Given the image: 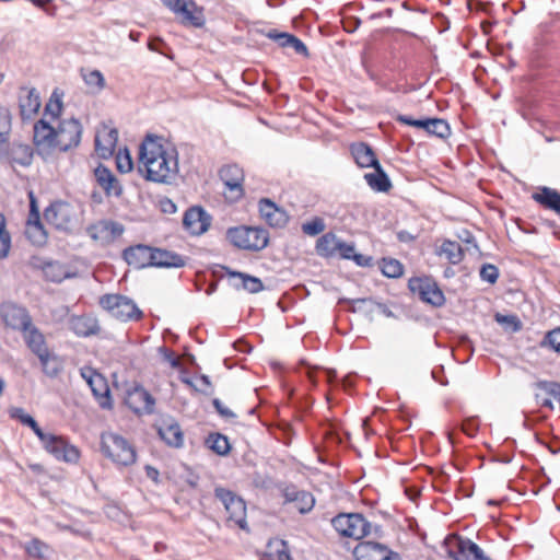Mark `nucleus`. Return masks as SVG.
<instances>
[{
	"mask_svg": "<svg viewBox=\"0 0 560 560\" xmlns=\"http://www.w3.org/2000/svg\"><path fill=\"white\" fill-rule=\"evenodd\" d=\"M139 172L152 183H173L179 173L177 149L165 145L162 137L147 135L139 148Z\"/></svg>",
	"mask_w": 560,
	"mask_h": 560,
	"instance_id": "obj_1",
	"label": "nucleus"
},
{
	"mask_svg": "<svg viewBox=\"0 0 560 560\" xmlns=\"http://www.w3.org/2000/svg\"><path fill=\"white\" fill-rule=\"evenodd\" d=\"M33 131L36 152L46 160L54 151L77 149L81 143L83 127L74 117L59 119L56 126L42 118L34 124Z\"/></svg>",
	"mask_w": 560,
	"mask_h": 560,
	"instance_id": "obj_2",
	"label": "nucleus"
},
{
	"mask_svg": "<svg viewBox=\"0 0 560 560\" xmlns=\"http://www.w3.org/2000/svg\"><path fill=\"white\" fill-rule=\"evenodd\" d=\"M10 415L13 419L31 428L40 441L43 448L55 459L67 464H77L80 460L81 452L75 445L71 444L69 440L62 435L44 432L37 421L31 415L26 413L23 408L12 409Z\"/></svg>",
	"mask_w": 560,
	"mask_h": 560,
	"instance_id": "obj_3",
	"label": "nucleus"
},
{
	"mask_svg": "<svg viewBox=\"0 0 560 560\" xmlns=\"http://www.w3.org/2000/svg\"><path fill=\"white\" fill-rule=\"evenodd\" d=\"M101 451L105 457L121 467L130 466L137 459L135 447L117 433L102 434Z\"/></svg>",
	"mask_w": 560,
	"mask_h": 560,
	"instance_id": "obj_4",
	"label": "nucleus"
},
{
	"mask_svg": "<svg viewBox=\"0 0 560 560\" xmlns=\"http://www.w3.org/2000/svg\"><path fill=\"white\" fill-rule=\"evenodd\" d=\"M331 525L340 536L355 540L371 535L373 529L361 513H339L331 518Z\"/></svg>",
	"mask_w": 560,
	"mask_h": 560,
	"instance_id": "obj_5",
	"label": "nucleus"
},
{
	"mask_svg": "<svg viewBox=\"0 0 560 560\" xmlns=\"http://www.w3.org/2000/svg\"><path fill=\"white\" fill-rule=\"evenodd\" d=\"M100 305L120 322L139 320L142 317V311L126 295L104 294L100 298Z\"/></svg>",
	"mask_w": 560,
	"mask_h": 560,
	"instance_id": "obj_6",
	"label": "nucleus"
},
{
	"mask_svg": "<svg viewBox=\"0 0 560 560\" xmlns=\"http://www.w3.org/2000/svg\"><path fill=\"white\" fill-rule=\"evenodd\" d=\"M408 287L422 302L432 306H441L445 302L443 291L439 288L436 281L430 277L411 278Z\"/></svg>",
	"mask_w": 560,
	"mask_h": 560,
	"instance_id": "obj_7",
	"label": "nucleus"
},
{
	"mask_svg": "<svg viewBox=\"0 0 560 560\" xmlns=\"http://www.w3.org/2000/svg\"><path fill=\"white\" fill-rule=\"evenodd\" d=\"M171 12L183 18V22L194 27L205 25L203 9L194 0H161Z\"/></svg>",
	"mask_w": 560,
	"mask_h": 560,
	"instance_id": "obj_8",
	"label": "nucleus"
},
{
	"mask_svg": "<svg viewBox=\"0 0 560 560\" xmlns=\"http://www.w3.org/2000/svg\"><path fill=\"white\" fill-rule=\"evenodd\" d=\"M214 497L222 502L228 513V522H234L241 529H245V501L231 490L223 487L214 489Z\"/></svg>",
	"mask_w": 560,
	"mask_h": 560,
	"instance_id": "obj_9",
	"label": "nucleus"
},
{
	"mask_svg": "<svg viewBox=\"0 0 560 560\" xmlns=\"http://www.w3.org/2000/svg\"><path fill=\"white\" fill-rule=\"evenodd\" d=\"M447 555L453 560H491L472 540L456 536L446 540Z\"/></svg>",
	"mask_w": 560,
	"mask_h": 560,
	"instance_id": "obj_10",
	"label": "nucleus"
},
{
	"mask_svg": "<svg viewBox=\"0 0 560 560\" xmlns=\"http://www.w3.org/2000/svg\"><path fill=\"white\" fill-rule=\"evenodd\" d=\"M0 162L10 165H20L27 167L32 164L34 149L32 145L19 141L9 140L0 145Z\"/></svg>",
	"mask_w": 560,
	"mask_h": 560,
	"instance_id": "obj_11",
	"label": "nucleus"
},
{
	"mask_svg": "<svg viewBox=\"0 0 560 560\" xmlns=\"http://www.w3.org/2000/svg\"><path fill=\"white\" fill-rule=\"evenodd\" d=\"M73 217V208L66 201H54L44 210L45 221L59 231H70Z\"/></svg>",
	"mask_w": 560,
	"mask_h": 560,
	"instance_id": "obj_12",
	"label": "nucleus"
},
{
	"mask_svg": "<svg viewBox=\"0 0 560 560\" xmlns=\"http://www.w3.org/2000/svg\"><path fill=\"white\" fill-rule=\"evenodd\" d=\"M0 317L7 327L16 331H22L33 322L27 308L13 302L0 304Z\"/></svg>",
	"mask_w": 560,
	"mask_h": 560,
	"instance_id": "obj_13",
	"label": "nucleus"
},
{
	"mask_svg": "<svg viewBox=\"0 0 560 560\" xmlns=\"http://www.w3.org/2000/svg\"><path fill=\"white\" fill-rule=\"evenodd\" d=\"M355 560H401L399 553L386 545L375 541H361L353 549Z\"/></svg>",
	"mask_w": 560,
	"mask_h": 560,
	"instance_id": "obj_14",
	"label": "nucleus"
},
{
	"mask_svg": "<svg viewBox=\"0 0 560 560\" xmlns=\"http://www.w3.org/2000/svg\"><path fill=\"white\" fill-rule=\"evenodd\" d=\"M127 406L136 415H152L155 411V398L140 384L128 389Z\"/></svg>",
	"mask_w": 560,
	"mask_h": 560,
	"instance_id": "obj_15",
	"label": "nucleus"
},
{
	"mask_svg": "<svg viewBox=\"0 0 560 560\" xmlns=\"http://www.w3.org/2000/svg\"><path fill=\"white\" fill-rule=\"evenodd\" d=\"M283 504L292 503L301 514L310 513L315 506L314 495L306 490H300L296 486L290 483L280 487Z\"/></svg>",
	"mask_w": 560,
	"mask_h": 560,
	"instance_id": "obj_16",
	"label": "nucleus"
},
{
	"mask_svg": "<svg viewBox=\"0 0 560 560\" xmlns=\"http://www.w3.org/2000/svg\"><path fill=\"white\" fill-rule=\"evenodd\" d=\"M160 439L170 447L180 448L184 445V432L175 418L163 417L156 424Z\"/></svg>",
	"mask_w": 560,
	"mask_h": 560,
	"instance_id": "obj_17",
	"label": "nucleus"
},
{
	"mask_svg": "<svg viewBox=\"0 0 560 560\" xmlns=\"http://www.w3.org/2000/svg\"><path fill=\"white\" fill-rule=\"evenodd\" d=\"M154 250L155 247L137 244L125 248L122 258L129 266L136 269L153 267Z\"/></svg>",
	"mask_w": 560,
	"mask_h": 560,
	"instance_id": "obj_18",
	"label": "nucleus"
},
{
	"mask_svg": "<svg viewBox=\"0 0 560 560\" xmlns=\"http://www.w3.org/2000/svg\"><path fill=\"white\" fill-rule=\"evenodd\" d=\"M211 217L203 208L194 206L186 210L183 218V225L191 235H201L209 229Z\"/></svg>",
	"mask_w": 560,
	"mask_h": 560,
	"instance_id": "obj_19",
	"label": "nucleus"
},
{
	"mask_svg": "<svg viewBox=\"0 0 560 560\" xmlns=\"http://www.w3.org/2000/svg\"><path fill=\"white\" fill-rule=\"evenodd\" d=\"M258 211L261 219L271 228H283L288 222L285 210L269 198H261L258 201Z\"/></svg>",
	"mask_w": 560,
	"mask_h": 560,
	"instance_id": "obj_20",
	"label": "nucleus"
},
{
	"mask_svg": "<svg viewBox=\"0 0 560 560\" xmlns=\"http://www.w3.org/2000/svg\"><path fill=\"white\" fill-rule=\"evenodd\" d=\"M68 325L75 336L82 338L97 336L101 331L97 318L91 314L72 315L68 320Z\"/></svg>",
	"mask_w": 560,
	"mask_h": 560,
	"instance_id": "obj_21",
	"label": "nucleus"
},
{
	"mask_svg": "<svg viewBox=\"0 0 560 560\" xmlns=\"http://www.w3.org/2000/svg\"><path fill=\"white\" fill-rule=\"evenodd\" d=\"M40 107V98L35 88L23 86L19 91V108L22 120L32 119Z\"/></svg>",
	"mask_w": 560,
	"mask_h": 560,
	"instance_id": "obj_22",
	"label": "nucleus"
},
{
	"mask_svg": "<svg viewBox=\"0 0 560 560\" xmlns=\"http://www.w3.org/2000/svg\"><path fill=\"white\" fill-rule=\"evenodd\" d=\"M20 332L27 349L37 358L49 350L44 334L33 322Z\"/></svg>",
	"mask_w": 560,
	"mask_h": 560,
	"instance_id": "obj_23",
	"label": "nucleus"
},
{
	"mask_svg": "<svg viewBox=\"0 0 560 560\" xmlns=\"http://www.w3.org/2000/svg\"><path fill=\"white\" fill-rule=\"evenodd\" d=\"M95 179L98 186L104 190L107 197H120L122 194V186L113 172L104 166L98 165L94 171Z\"/></svg>",
	"mask_w": 560,
	"mask_h": 560,
	"instance_id": "obj_24",
	"label": "nucleus"
},
{
	"mask_svg": "<svg viewBox=\"0 0 560 560\" xmlns=\"http://www.w3.org/2000/svg\"><path fill=\"white\" fill-rule=\"evenodd\" d=\"M91 390L102 409H112V396L107 381L100 374L93 373L88 380Z\"/></svg>",
	"mask_w": 560,
	"mask_h": 560,
	"instance_id": "obj_25",
	"label": "nucleus"
},
{
	"mask_svg": "<svg viewBox=\"0 0 560 560\" xmlns=\"http://www.w3.org/2000/svg\"><path fill=\"white\" fill-rule=\"evenodd\" d=\"M267 38L273 39L282 48H292L295 54L302 57H308L310 52L306 45L295 35L287 32L270 31L266 34Z\"/></svg>",
	"mask_w": 560,
	"mask_h": 560,
	"instance_id": "obj_26",
	"label": "nucleus"
},
{
	"mask_svg": "<svg viewBox=\"0 0 560 560\" xmlns=\"http://www.w3.org/2000/svg\"><path fill=\"white\" fill-rule=\"evenodd\" d=\"M350 151L358 166L362 168H374L380 164L373 149L368 143H352Z\"/></svg>",
	"mask_w": 560,
	"mask_h": 560,
	"instance_id": "obj_27",
	"label": "nucleus"
},
{
	"mask_svg": "<svg viewBox=\"0 0 560 560\" xmlns=\"http://www.w3.org/2000/svg\"><path fill=\"white\" fill-rule=\"evenodd\" d=\"M260 560H293L290 553L289 545L280 538H271L261 553Z\"/></svg>",
	"mask_w": 560,
	"mask_h": 560,
	"instance_id": "obj_28",
	"label": "nucleus"
},
{
	"mask_svg": "<svg viewBox=\"0 0 560 560\" xmlns=\"http://www.w3.org/2000/svg\"><path fill=\"white\" fill-rule=\"evenodd\" d=\"M118 141V131L113 129H105L98 132L95 137V149L102 158L110 156L116 148Z\"/></svg>",
	"mask_w": 560,
	"mask_h": 560,
	"instance_id": "obj_29",
	"label": "nucleus"
},
{
	"mask_svg": "<svg viewBox=\"0 0 560 560\" xmlns=\"http://www.w3.org/2000/svg\"><path fill=\"white\" fill-rule=\"evenodd\" d=\"M186 257L167 250L156 248L154 250L153 267L158 268H182L186 265Z\"/></svg>",
	"mask_w": 560,
	"mask_h": 560,
	"instance_id": "obj_30",
	"label": "nucleus"
},
{
	"mask_svg": "<svg viewBox=\"0 0 560 560\" xmlns=\"http://www.w3.org/2000/svg\"><path fill=\"white\" fill-rule=\"evenodd\" d=\"M532 198L546 209L555 211L560 215V192L553 188L542 186Z\"/></svg>",
	"mask_w": 560,
	"mask_h": 560,
	"instance_id": "obj_31",
	"label": "nucleus"
},
{
	"mask_svg": "<svg viewBox=\"0 0 560 560\" xmlns=\"http://www.w3.org/2000/svg\"><path fill=\"white\" fill-rule=\"evenodd\" d=\"M213 275L220 280L226 279L228 284L236 290L245 288V272L234 271L224 265H215Z\"/></svg>",
	"mask_w": 560,
	"mask_h": 560,
	"instance_id": "obj_32",
	"label": "nucleus"
},
{
	"mask_svg": "<svg viewBox=\"0 0 560 560\" xmlns=\"http://www.w3.org/2000/svg\"><path fill=\"white\" fill-rule=\"evenodd\" d=\"M37 359L40 363L43 373L50 378L57 377L62 371L61 359L58 354L51 352L50 350L42 353V355H39Z\"/></svg>",
	"mask_w": 560,
	"mask_h": 560,
	"instance_id": "obj_33",
	"label": "nucleus"
},
{
	"mask_svg": "<svg viewBox=\"0 0 560 560\" xmlns=\"http://www.w3.org/2000/svg\"><path fill=\"white\" fill-rule=\"evenodd\" d=\"M364 178L369 186L378 192H386L392 187L390 179L381 164L374 167L373 173L365 174Z\"/></svg>",
	"mask_w": 560,
	"mask_h": 560,
	"instance_id": "obj_34",
	"label": "nucleus"
},
{
	"mask_svg": "<svg viewBox=\"0 0 560 560\" xmlns=\"http://www.w3.org/2000/svg\"><path fill=\"white\" fill-rule=\"evenodd\" d=\"M339 241L340 238H338L332 232L323 234L316 242V253L320 257H334L337 254Z\"/></svg>",
	"mask_w": 560,
	"mask_h": 560,
	"instance_id": "obj_35",
	"label": "nucleus"
},
{
	"mask_svg": "<svg viewBox=\"0 0 560 560\" xmlns=\"http://www.w3.org/2000/svg\"><path fill=\"white\" fill-rule=\"evenodd\" d=\"M220 178L230 190L243 191V174L235 165H226L220 170Z\"/></svg>",
	"mask_w": 560,
	"mask_h": 560,
	"instance_id": "obj_36",
	"label": "nucleus"
},
{
	"mask_svg": "<svg viewBox=\"0 0 560 560\" xmlns=\"http://www.w3.org/2000/svg\"><path fill=\"white\" fill-rule=\"evenodd\" d=\"M269 242V233L264 228L247 226V250H261Z\"/></svg>",
	"mask_w": 560,
	"mask_h": 560,
	"instance_id": "obj_37",
	"label": "nucleus"
},
{
	"mask_svg": "<svg viewBox=\"0 0 560 560\" xmlns=\"http://www.w3.org/2000/svg\"><path fill=\"white\" fill-rule=\"evenodd\" d=\"M440 256H445L452 265H458L464 258V252L459 243L451 240H444L436 250Z\"/></svg>",
	"mask_w": 560,
	"mask_h": 560,
	"instance_id": "obj_38",
	"label": "nucleus"
},
{
	"mask_svg": "<svg viewBox=\"0 0 560 560\" xmlns=\"http://www.w3.org/2000/svg\"><path fill=\"white\" fill-rule=\"evenodd\" d=\"M25 236L35 246H44L48 240L42 221L26 222Z\"/></svg>",
	"mask_w": 560,
	"mask_h": 560,
	"instance_id": "obj_39",
	"label": "nucleus"
},
{
	"mask_svg": "<svg viewBox=\"0 0 560 560\" xmlns=\"http://www.w3.org/2000/svg\"><path fill=\"white\" fill-rule=\"evenodd\" d=\"M424 131L441 139L451 135L448 122L442 118H425Z\"/></svg>",
	"mask_w": 560,
	"mask_h": 560,
	"instance_id": "obj_40",
	"label": "nucleus"
},
{
	"mask_svg": "<svg viewBox=\"0 0 560 560\" xmlns=\"http://www.w3.org/2000/svg\"><path fill=\"white\" fill-rule=\"evenodd\" d=\"M206 445L218 455H226L231 448L228 438L221 433H210Z\"/></svg>",
	"mask_w": 560,
	"mask_h": 560,
	"instance_id": "obj_41",
	"label": "nucleus"
},
{
	"mask_svg": "<svg viewBox=\"0 0 560 560\" xmlns=\"http://www.w3.org/2000/svg\"><path fill=\"white\" fill-rule=\"evenodd\" d=\"M62 107L63 105L61 97L57 94V91H54L48 103L45 106L44 116L49 117L50 124L55 121L58 122V120L61 119L60 116L62 113Z\"/></svg>",
	"mask_w": 560,
	"mask_h": 560,
	"instance_id": "obj_42",
	"label": "nucleus"
},
{
	"mask_svg": "<svg viewBox=\"0 0 560 560\" xmlns=\"http://www.w3.org/2000/svg\"><path fill=\"white\" fill-rule=\"evenodd\" d=\"M12 247V237L7 229L5 215L0 212V259H4L9 256Z\"/></svg>",
	"mask_w": 560,
	"mask_h": 560,
	"instance_id": "obj_43",
	"label": "nucleus"
},
{
	"mask_svg": "<svg viewBox=\"0 0 560 560\" xmlns=\"http://www.w3.org/2000/svg\"><path fill=\"white\" fill-rule=\"evenodd\" d=\"M380 268L383 276L396 279L402 276L404 266L395 258H383L380 262Z\"/></svg>",
	"mask_w": 560,
	"mask_h": 560,
	"instance_id": "obj_44",
	"label": "nucleus"
},
{
	"mask_svg": "<svg viewBox=\"0 0 560 560\" xmlns=\"http://www.w3.org/2000/svg\"><path fill=\"white\" fill-rule=\"evenodd\" d=\"M182 382L203 395H211L213 393L212 384L208 375H199L195 378V381L188 377H184L182 378Z\"/></svg>",
	"mask_w": 560,
	"mask_h": 560,
	"instance_id": "obj_45",
	"label": "nucleus"
},
{
	"mask_svg": "<svg viewBox=\"0 0 560 560\" xmlns=\"http://www.w3.org/2000/svg\"><path fill=\"white\" fill-rule=\"evenodd\" d=\"M228 241L240 249H245V225L230 228L226 231Z\"/></svg>",
	"mask_w": 560,
	"mask_h": 560,
	"instance_id": "obj_46",
	"label": "nucleus"
},
{
	"mask_svg": "<svg viewBox=\"0 0 560 560\" xmlns=\"http://www.w3.org/2000/svg\"><path fill=\"white\" fill-rule=\"evenodd\" d=\"M48 545L38 538H32L24 547L25 552L36 559H43L44 551L48 549Z\"/></svg>",
	"mask_w": 560,
	"mask_h": 560,
	"instance_id": "obj_47",
	"label": "nucleus"
},
{
	"mask_svg": "<svg viewBox=\"0 0 560 560\" xmlns=\"http://www.w3.org/2000/svg\"><path fill=\"white\" fill-rule=\"evenodd\" d=\"M83 80L88 86L102 91L105 88V78L100 70H91L83 74Z\"/></svg>",
	"mask_w": 560,
	"mask_h": 560,
	"instance_id": "obj_48",
	"label": "nucleus"
},
{
	"mask_svg": "<svg viewBox=\"0 0 560 560\" xmlns=\"http://www.w3.org/2000/svg\"><path fill=\"white\" fill-rule=\"evenodd\" d=\"M325 228L326 225L324 219L320 217H315L311 221H307L302 224L303 233L310 236L320 234L325 230Z\"/></svg>",
	"mask_w": 560,
	"mask_h": 560,
	"instance_id": "obj_49",
	"label": "nucleus"
},
{
	"mask_svg": "<svg viewBox=\"0 0 560 560\" xmlns=\"http://www.w3.org/2000/svg\"><path fill=\"white\" fill-rule=\"evenodd\" d=\"M541 346H547L555 352L560 353V327L548 331L541 341Z\"/></svg>",
	"mask_w": 560,
	"mask_h": 560,
	"instance_id": "obj_50",
	"label": "nucleus"
},
{
	"mask_svg": "<svg viewBox=\"0 0 560 560\" xmlns=\"http://www.w3.org/2000/svg\"><path fill=\"white\" fill-rule=\"evenodd\" d=\"M479 276L482 281L494 284L499 278V269L492 264H483L480 268Z\"/></svg>",
	"mask_w": 560,
	"mask_h": 560,
	"instance_id": "obj_51",
	"label": "nucleus"
},
{
	"mask_svg": "<svg viewBox=\"0 0 560 560\" xmlns=\"http://www.w3.org/2000/svg\"><path fill=\"white\" fill-rule=\"evenodd\" d=\"M101 225L102 232H105L112 238L121 236L125 231L122 224L116 221H103Z\"/></svg>",
	"mask_w": 560,
	"mask_h": 560,
	"instance_id": "obj_52",
	"label": "nucleus"
},
{
	"mask_svg": "<svg viewBox=\"0 0 560 560\" xmlns=\"http://www.w3.org/2000/svg\"><path fill=\"white\" fill-rule=\"evenodd\" d=\"M337 253L340 258L351 260L352 256L355 253V246L353 243H346L343 241H339Z\"/></svg>",
	"mask_w": 560,
	"mask_h": 560,
	"instance_id": "obj_53",
	"label": "nucleus"
},
{
	"mask_svg": "<svg viewBox=\"0 0 560 560\" xmlns=\"http://www.w3.org/2000/svg\"><path fill=\"white\" fill-rule=\"evenodd\" d=\"M252 483L255 488L267 490L272 485V479L266 474L256 472L253 476Z\"/></svg>",
	"mask_w": 560,
	"mask_h": 560,
	"instance_id": "obj_54",
	"label": "nucleus"
},
{
	"mask_svg": "<svg viewBox=\"0 0 560 560\" xmlns=\"http://www.w3.org/2000/svg\"><path fill=\"white\" fill-rule=\"evenodd\" d=\"M396 120L401 122V124H404V125L412 126V127L420 128V129L424 130L425 118L415 119L411 116L399 114L396 117Z\"/></svg>",
	"mask_w": 560,
	"mask_h": 560,
	"instance_id": "obj_55",
	"label": "nucleus"
},
{
	"mask_svg": "<svg viewBox=\"0 0 560 560\" xmlns=\"http://www.w3.org/2000/svg\"><path fill=\"white\" fill-rule=\"evenodd\" d=\"M212 405L217 412L224 419H234L236 415L225 407L219 398L212 399Z\"/></svg>",
	"mask_w": 560,
	"mask_h": 560,
	"instance_id": "obj_56",
	"label": "nucleus"
},
{
	"mask_svg": "<svg viewBox=\"0 0 560 560\" xmlns=\"http://www.w3.org/2000/svg\"><path fill=\"white\" fill-rule=\"evenodd\" d=\"M132 160L128 153H126L124 156H117V168L119 172L128 173L132 170Z\"/></svg>",
	"mask_w": 560,
	"mask_h": 560,
	"instance_id": "obj_57",
	"label": "nucleus"
},
{
	"mask_svg": "<svg viewBox=\"0 0 560 560\" xmlns=\"http://www.w3.org/2000/svg\"><path fill=\"white\" fill-rule=\"evenodd\" d=\"M159 207L160 210L166 214H173L177 211V206L175 202L167 197H163L159 200Z\"/></svg>",
	"mask_w": 560,
	"mask_h": 560,
	"instance_id": "obj_58",
	"label": "nucleus"
},
{
	"mask_svg": "<svg viewBox=\"0 0 560 560\" xmlns=\"http://www.w3.org/2000/svg\"><path fill=\"white\" fill-rule=\"evenodd\" d=\"M262 289H264V284L259 278L247 275V292L258 293Z\"/></svg>",
	"mask_w": 560,
	"mask_h": 560,
	"instance_id": "obj_59",
	"label": "nucleus"
},
{
	"mask_svg": "<svg viewBox=\"0 0 560 560\" xmlns=\"http://www.w3.org/2000/svg\"><path fill=\"white\" fill-rule=\"evenodd\" d=\"M63 530H67L75 536H79V537H82V538H85V539H89L91 538L92 534L89 529L84 528V527H78L75 525H65L62 527Z\"/></svg>",
	"mask_w": 560,
	"mask_h": 560,
	"instance_id": "obj_60",
	"label": "nucleus"
},
{
	"mask_svg": "<svg viewBox=\"0 0 560 560\" xmlns=\"http://www.w3.org/2000/svg\"><path fill=\"white\" fill-rule=\"evenodd\" d=\"M30 196H31V202H30V213H28L27 222L40 221V215H39L38 208L36 206L35 198L33 197L32 192Z\"/></svg>",
	"mask_w": 560,
	"mask_h": 560,
	"instance_id": "obj_61",
	"label": "nucleus"
},
{
	"mask_svg": "<svg viewBox=\"0 0 560 560\" xmlns=\"http://www.w3.org/2000/svg\"><path fill=\"white\" fill-rule=\"evenodd\" d=\"M351 260H353L355 265L359 267H371L373 264V258L371 256H365L357 253H354Z\"/></svg>",
	"mask_w": 560,
	"mask_h": 560,
	"instance_id": "obj_62",
	"label": "nucleus"
},
{
	"mask_svg": "<svg viewBox=\"0 0 560 560\" xmlns=\"http://www.w3.org/2000/svg\"><path fill=\"white\" fill-rule=\"evenodd\" d=\"M161 350L164 352V359L171 364L172 368H178L180 362L179 359L174 354L173 351L163 347Z\"/></svg>",
	"mask_w": 560,
	"mask_h": 560,
	"instance_id": "obj_63",
	"label": "nucleus"
},
{
	"mask_svg": "<svg viewBox=\"0 0 560 560\" xmlns=\"http://www.w3.org/2000/svg\"><path fill=\"white\" fill-rule=\"evenodd\" d=\"M61 265L58 262H48L45 267V272L49 277L50 281L52 282H60L63 279V276H49V270L60 269Z\"/></svg>",
	"mask_w": 560,
	"mask_h": 560,
	"instance_id": "obj_64",
	"label": "nucleus"
}]
</instances>
